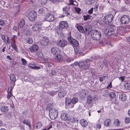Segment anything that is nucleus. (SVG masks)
Returning a JSON list of instances; mask_svg holds the SVG:
<instances>
[{"instance_id": "obj_1", "label": "nucleus", "mask_w": 130, "mask_h": 130, "mask_svg": "<svg viewBox=\"0 0 130 130\" xmlns=\"http://www.w3.org/2000/svg\"><path fill=\"white\" fill-rule=\"evenodd\" d=\"M91 36L92 39L95 40H99L102 37L101 32L98 30L92 31L91 34Z\"/></svg>"}, {"instance_id": "obj_2", "label": "nucleus", "mask_w": 130, "mask_h": 130, "mask_svg": "<svg viewBox=\"0 0 130 130\" xmlns=\"http://www.w3.org/2000/svg\"><path fill=\"white\" fill-rule=\"evenodd\" d=\"M58 115V112L55 108H52L50 109L49 115L51 119H55L57 118Z\"/></svg>"}, {"instance_id": "obj_3", "label": "nucleus", "mask_w": 130, "mask_h": 130, "mask_svg": "<svg viewBox=\"0 0 130 130\" xmlns=\"http://www.w3.org/2000/svg\"><path fill=\"white\" fill-rule=\"evenodd\" d=\"M113 18V15L112 14H109L104 18V20L106 24H108L112 21Z\"/></svg>"}, {"instance_id": "obj_4", "label": "nucleus", "mask_w": 130, "mask_h": 130, "mask_svg": "<svg viewBox=\"0 0 130 130\" xmlns=\"http://www.w3.org/2000/svg\"><path fill=\"white\" fill-rule=\"evenodd\" d=\"M28 16L30 21H33L37 17V13L35 11H32L29 12Z\"/></svg>"}, {"instance_id": "obj_5", "label": "nucleus", "mask_w": 130, "mask_h": 130, "mask_svg": "<svg viewBox=\"0 0 130 130\" xmlns=\"http://www.w3.org/2000/svg\"><path fill=\"white\" fill-rule=\"evenodd\" d=\"M120 21L122 24H127L129 22V19L127 15H124L121 17Z\"/></svg>"}, {"instance_id": "obj_6", "label": "nucleus", "mask_w": 130, "mask_h": 130, "mask_svg": "<svg viewBox=\"0 0 130 130\" xmlns=\"http://www.w3.org/2000/svg\"><path fill=\"white\" fill-rule=\"evenodd\" d=\"M68 39L70 44L72 45L73 46H77L79 45L78 41L76 40L73 39L72 37H69Z\"/></svg>"}, {"instance_id": "obj_7", "label": "nucleus", "mask_w": 130, "mask_h": 130, "mask_svg": "<svg viewBox=\"0 0 130 130\" xmlns=\"http://www.w3.org/2000/svg\"><path fill=\"white\" fill-rule=\"evenodd\" d=\"M59 27L61 29H67L69 26L68 23L66 21H62L59 23Z\"/></svg>"}, {"instance_id": "obj_8", "label": "nucleus", "mask_w": 130, "mask_h": 130, "mask_svg": "<svg viewBox=\"0 0 130 130\" xmlns=\"http://www.w3.org/2000/svg\"><path fill=\"white\" fill-rule=\"evenodd\" d=\"M67 43V41L64 40H60L58 41L57 43V45L59 47H63L66 46Z\"/></svg>"}, {"instance_id": "obj_9", "label": "nucleus", "mask_w": 130, "mask_h": 130, "mask_svg": "<svg viewBox=\"0 0 130 130\" xmlns=\"http://www.w3.org/2000/svg\"><path fill=\"white\" fill-rule=\"evenodd\" d=\"M113 28L112 27L110 26L108 27V29L105 28V33L106 35L110 36L113 34Z\"/></svg>"}, {"instance_id": "obj_10", "label": "nucleus", "mask_w": 130, "mask_h": 130, "mask_svg": "<svg viewBox=\"0 0 130 130\" xmlns=\"http://www.w3.org/2000/svg\"><path fill=\"white\" fill-rule=\"evenodd\" d=\"M88 91L86 90H83L79 92V95L82 98H85L87 95Z\"/></svg>"}, {"instance_id": "obj_11", "label": "nucleus", "mask_w": 130, "mask_h": 130, "mask_svg": "<svg viewBox=\"0 0 130 130\" xmlns=\"http://www.w3.org/2000/svg\"><path fill=\"white\" fill-rule=\"evenodd\" d=\"M51 51L52 53L55 55L60 54L61 51L58 48L56 47H53L52 48Z\"/></svg>"}, {"instance_id": "obj_12", "label": "nucleus", "mask_w": 130, "mask_h": 130, "mask_svg": "<svg viewBox=\"0 0 130 130\" xmlns=\"http://www.w3.org/2000/svg\"><path fill=\"white\" fill-rule=\"evenodd\" d=\"M41 44L43 46H46L49 43V40L46 38H44L40 40Z\"/></svg>"}, {"instance_id": "obj_13", "label": "nucleus", "mask_w": 130, "mask_h": 130, "mask_svg": "<svg viewBox=\"0 0 130 130\" xmlns=\"http://www.w3.org/2000/svg\"><path fill=\"white\" fill-rule=\"evenodd\" d=\"M39 48L38 45L34 44L30 48L29 50L32 52H34L36 51H38Z\"/></svg>"}, {"instance_id": "obj_14", "label": "nucleus", "mask_w": 130, "mask_h": 130, "mask_svg": "<svg viewBox=\"0 0 130 130\" xmlns=\"http://www.w3.org/2000/svg\"><path fill=\"white\" fill-rule=\"evenodd\" d=\"M45 19L47 21L51 22L54 20V17L53 14L48 13L46 15Z\"/></svg>"}, {"instance_id": "obj_15", "label": "nucleus", "mask_w": 130, "mask_h": 130, "mask_svg": "<svg viewBox=\"0 0 130 130\" xmlns=\"http://www.w3.org/2000/svg\"><path fill=\"white\" fill-rule=\"evenodd\" d=\"M92 28V26L89 25H87L85 27V32L86 35H88Z\"/></svg>"}, {"instance_id": "obj_16", "label": "nucleus", "mask_w": 130, "mask_h": 130, "mask_svg": "<svg viewBox=\"0 0 130 130\" xmlns=\"http://www.w3.org/2000/svg\"><path fill=\"white\" fill-rule=\"evenodd\" d=\"M119 98L121 101H123L126 99V96L124 93H120L119 95Z\"/></svg>"}, {"instance_id": "obj_17", "label": "nucleus", "mask_w": 130, "mask_h": 130, "mask_svg": "<svg viewBox=\"0 0 130 130\" xmlns=\"http://www.w3.org/2000/svg\"><path fill=\"white\" fill-rule=\"evenodd\" d=\"M10 78L11 80V84H13V85H15V83L16 80L14 75L13 74H10Z\"/></svg>"}, {"instance_id": "obj_18", "label": "nucleus", "mask_w": 130, "mask_h": 130, "mask_svg": "<svg viewBox=\"0 0 130 130\" xmlns=\"http://www.w3.org/2000/svg\"><path fill=\"white\" fill-rule=\"evenodd\" d=\"M104 126L108 127L110 126L111 125V121L109 119H106L104 122Z\"/></svg>"}, {"instance_id": "obj_19", "label": "nucleus", "mask_w": 130, "mask_h": 130, "mask_svg": "<svg viewBox=\"0 0 130 130\" xmlns=\"http://www.w3.org/2000/svg\"><path fill=\"white\" fill-rule=\"evenodd\" d=\"M66 93L67 92L65 90H61L58 92V94L59 97L62 98L66 95Z\"/></svg>"}, {"instance_id": "obj_20", "label": "nucleus", "mask_w": 130, "mask_h": 130, "mask_svg": "<svg viewBox=\"0 0 130 130\" xmlns=\"http://www.w3.org/2000/svg\"><path fill=\"white\" fill-rule=\"evenodd\" d=\"M40 25L38 24H36L34 25L32 27V28L34 31H36L39 30L40 28Z\"/></svg>"}, {"instance_id": "obj_21", "label": "nucleus", "mask_w": 130, "mask_h": 130, "mask_svg": "<svg viewBox=\"0 0 130 130\" xmlns=\"http://www.w3.org/2000/svg\"><path fill=\"white\" fill-rule=\"evenodd\" d=\"M62 29H61L58 26H57L56 28V31L58 35H62L63 34Z\"/></svg>"}, {"instance_id": "obj_22", "label": "nucleus", "mask_w": 130, "mask_h": 130, "mask_svg": "<svg viewBox=\"0 0 130 130\" xmlns=\"http://www.w3.org/2000/svg\"><path fill=\"white\" fill-rule=\"evenodd\" d=\"M93 101V98L92 96L89 95L87 96V103L88 104H90Z\"/></svg>"}, {"instance_id": "obj_23", "label": "nucleus", "mask_w": 130, "mask_h": 130, "mask_svg": "<svg viewBox=\"0 0 130 130\" xmlns=\"http://www.w3.org/2000/svg\"><path fill=\"white\" fill-rule=\"evenodd\" d=\"M28 67L31 69L35 70H38L40 69V67H37L36 65L34 64L30 63L28 65Z\"/></svg>"}, {"instance_id": "obj_24", "label": "nucleus", "mask_w": 130, "mask_h": 130, "mask_svg": "<svg viewBox=\"0 0 130 130\" xmlns=\"http://www.w3.org/2000/svg\"><path fill=\"white\" fill-rule=\"evenodd\" d=\"M69 7L68 8L66 7H65L63 8V13L65 14V15L67 16L69 14Z\"/></svg>"}, {"instance_id": "obj_25", "label": "nucleus", "mask_w": 130, "mask_h": 130, "mask_svg": "<svg viewBox=\"0 0 130 130\" xmlns=\"http://www.w3.org/2000/svg\"><path fill=\"white\" fill-rule=\"evenodd\" d=\"M80 123L81 125L84 127H86L88 124L86 120L84 119L81 120L80 121Z\"/></svg>"}, {"instance_id": "obj_26", "label": "nucleus", "mask_w": 130, "mask_h": 130, "mask_svg": "<svg viewBox=\"0 0 130 130\" xmlns=\"http://www.w3.org/2000/svg\"><path fill=\"white\" fill-rule=\"evenodd\" d=\"M62 56L60 54L57 55L55 58V61L56 62H60L62 59Z\"/></svg>"}, {"instance_id": "obj_27", "label": "nucleus", "mask_w": 130, "mask_h": 130, "mask_svg": "<svg viewBox=\"0 0 130 130\" xmlns=\"http://www.w3.org/2000/svg\"><path fill=\"white\" fill-rule=\"evenodd\" d=\"M61 119L64 120H68V115L65 113H61Z\"/></svg>"}, {"instance_id": "obj_28", "label": "nucleus", "mask_w": 130, "mask_h": 130, "mask_svg": "<svg viewBox=\"0 0 130 130\" xmlns=\"http://www.w3.org/2000/svg\"><path fill=\"white\" fill-rule=\"evenodd\" d=\"M1 110L2 112L5 113L8 111L9 109L7 106H3L1 107Z\"/></svg>"}, {"instance_id": "obj_29", "label": "nucleus", "mask_w": 130, "mask_h": 130, "mask_svg": "<svg viewBox=\"0 0 130 130\" xmlns=\"http://www.w3.org/2000/svg\"><path fill=\"white\" fill-rule=\"evenodd\" d=\"M25 20L23 19H22L20 20V22L19 23L18 27L19 28L22 27L25 24Z\"/></svg>"}, {"instance_id": "obj_30", "label": "nucleus", "mask_w": 130, "mask_h": 130, "mask_svg": "<svg viewBox=\"0 0 130 130\" xmlns=\"http://www.w3.org/2000/svg\"><path fill=\"white\" fill-rule=\"evenodd\" d=\"M10 42L11 43V47L13 48L15 51L17 52L18 51L17 48L15 43L12 40H11Z\"/></svg>"}, {"instance_id": "obj_31", "label": "nucleus", "mask_w": 130, "mask_h": 130, "mask_svg": "<svg viewBox=\"0 0 130 130\" xmlns=\"http://www.w3.org/2000/svg\"><path fill=\"white\" fill-rule=\"evenodd\" d=\"M76 27L78 30L81 32H84L85 29L83 26L79 25L77 26Z\"/></svg>"}, {"instance_id": "obj_32", "label": "nucleus", "mask_w": 130, "mask_h": 130, "mask_svg": "<svg viewBox=\"0 0 130 130\" xmlns=\"http://www.w3.org/2000/svg\"><path fill=\"white\" fill-rule=\"evenodd\" d=\"M23 122L24 124H26L28 125L29 126V128L30 129H31V124L28 120L26 119L24 120L23 121Z\"/></svg>"}, {"instance_id": "obj_33", "label": "nucleus", "mask_w": 130, "mask_h": 130, "mask_svg": "<svg viewBox=\"0 0 130 130\" xmlns=\"http://www.w3.org/2000/svg\"><path fill=\"white\" fill-rule=\"evenodd\" d=\"M65 101V103L66 105H70L72 103L71 99L68 98H66Z\"/></svg>"}, {"instance_id": "obj_34", "label": "nucleus", "mask_w": 130, "mask_h": 130, "mask_svg": "<svg viewBox=\"0 0 130 130\" xmlns=\"http://www.w3.org/2000/svg\"><path fill=\"white\" fill-rule=\"evenodd\" d=\"M124 86L125 89L127 90H130V83L129 82H127L125 83L124 85Z\"/></svg>"}, {"instance_id": "obj_35", "label": "nucleus", "mask_w": 130, "mask_h": 130, "mask_svg": "<svg viewBox=\"0 0 130 130\" xmlns=\"http://www.w3.org/2000/svg\"><path fill=\"white\" fill-rule=\"evenodd\" d=\"M25 40L26 42L28 44H31L33 43V40L31 38H27Z\"/></svg>"}, {"instance_id": "obj_36", "label": "nucleus", "mask_w": 130, "mask_h": 130, "mask_svg": "<svg viewBox=\"0 0 130 130\" xmlns=\"http://www.w3.org/2000/svg\"><path fill=\"white\" fill-rule=\"evenodd\" d=\"M69 1L70 3L68 4V5H76L77 4V3L76 1H74L73 0H69Z\"/></svg>"}, {"instance_id": "obj_37", "label": "nucleus", "mask_w": 130, "mask_h": 130, "mask_svg": "<svg viewBox=\"0 0 130 130\" xmlns=\"http://www.w3.org/2000/svg\"><path fill=\"white\" fill-rule=\"evenodd\" d=\"M69 120L70 122H75L76 121V119L74 117H72L68 119V120Z\"/></svg>"}, {"instance_id": "obj_38", "label": "nucleus", "mask_w": 130, "mask_h": 130, "mask_svg": "<svg viewBox=\"0 0 130 130\" xmlns=\"http://www.w3.org/2000/svg\"><path fill=\"white\" fill-rule=\"evenodd\" d=\"M44 12L45 10L44 8H39L38 11V12L39 14H43L44 13Z\"/></svg>"}, {"instance_id": "obj_39", "label": "nucleus", "mask_w": 130, "mask_h": 130, "mask_svg": "<svg viewBox=\"0 0 130 130\" xmlns=\"http://www.w3.org/2000/svg\"><path fill=\"white\" fill-rule=\"evenodd\" d=\"M71 102L72 104H75L78 101V99L76 97H74L72 98L71 100Z\"/></svg>"}, {"instance_id": "obj_40", "label": "nucleus", "mask_w": 130, "mask_h": 130, "mask_svg": "<svg viewBox=\"0 0 130 130\" xmlns=\"http://www.w3.org/2000/svg\"><path fill=\"white\" fill-rule=\"evenodd\" d=\"M109 95L110 97L113 99L116 97V94L114 92H112L110 93Z\"/></svg>"}, {"instance_id": "obj_41", "label": "nucleus", "mask_w": 130, "mask_h": 130, "mask_svg": "<svg viewBox=\"0 0 130 130\" xmlns=\"http://www.w3.org/2000/svg\"><path fill=\"white\" fill-rule=\"evenodd\" d=\"M114 124L116 126H118L120 124V122L118 119H116L115 120Z\"/></svg>"}, {"instance_id": "obj_42", "label": "nucleus", "mask_w": 130, "mask_h": 130, "mask_svg": "<svg viewBox=\"0 0 130 130\" xmlns=\"http://www.w3.org/2000/svg\"><path fill=\"white\" fill-rule=\"evenodd\" d=\"M94 1L95 0H87L86 3L87 4L90 5L93 3Z\"/></svg>"}, {"instance_id": "obj_43", "label": "nucleus", "mask_w": 130, "mask_h": 130, "mask_svg": "<svg viewBox=\"0 0 130 130\" xmlns=\"http://www.w3.org/2000/svg\"><path fill=\"white\" fill-rule=\"evenodd\" d=\"M42 123L40 122H39L37 123V124L36 126V128L37 129L40 128L42 126Z\"/></svg>"}, {"instance_id": "obj_44", "label": "nucleus", "mask_w": 130, "mask_h": 130, "mask_svg": "<svg viewBox=\"0 0 130 130\" xmlns=\"http://www.w3.org/2000/svg\"><path fill=\"white\" fill-rule=\"evenodd\" d=\"M12 85L9 87L8 89V92H11V91L13 89L14 86L15 85H13V84H11Z\"/></svg>"}, {"instance_id": "obj_45", "label": "nucleus", "mask_w": 130, "mask_h": 130, "mask_svg": "<svg viewBox=\"0 0 130 130\" xmlns=\"http://www.w3.org/2000/svg\"><path fill=\"white\" fill-rule=\"evenodd\" d=\"M66 61L68 63H69L71 62L73 60V58L70 57H68L66 59Z\"/></svg>"}, {"instance_id": "obj_46", "label": "nucleus", "mask_w": 130, "mask_h": 130, "mask_svg": "<svg viewBox=\"0 0 130 130\" xmlns=\"http://www.w3.org/2000/svg\"><path fill=\"white\" fill-rule=\"evenodd\" d=\"M90 16L89 15H84L83 16L84 19L85 21H86L88 20L90 18Z\"/></svg>"}, {"instance_id": "obj_47", "label": "nucleus", "mask_w": 130, "mask_h": 130, "mask_svg": "<svg viewBox=\"0 0 130 130\" xmlns=\"http://www.w3.org/2000/svg\"><path fill=\"white\" fill-rule=\"evenodd\" d=\"M125 122L126 124L129 123L130 122V118L129 117H126L125 118Z\"/></svg>"}, {"instance_id": "obj_48", "label": "nucleus", "mask_w": 130, "mask_h": 130, "mask_svg": "<svg viewBox=\"0 0 130 130\" xmlns=\"http://www.w3.org/2000/svg\"><path fill=\"white\" fill-rule=\"evenodd\" d=\"M85 65V62L84 61L79 62L78 63V66L80 67L84 66Z\"/></svg>"}, {"instance_id": "obj_49", "label": "nucleus", "mask_w": 130, "mask_h": 130, "mask_svg": "<svg viewBox=\"0 0 130 130\" xmlns=\"http://www.w3.org/2000/svg\"><path fill=\"white\" fill-rule=\"evenodd\" d=\"M48 94L52 96H54L55 94V92L54 91H50L48 92Z\"/></svg>"}, {"instance_id": "obj_50", "label": "nucleus", "mask_w": 130, "mask_h": 130, "mask_svg": "<svg viewBox=\"0 0 130 130\" xmlns=\"http://www.w3.org/2000/svg\"><path fill=\"white\" fill-rule=\"evenodd\" d=\"M74 9L75 11L77 12V13H79L81 10L79 8H77V7H75Z\"/></svg>"}, {"instance_id": "obj_51", "label": "nucleus", "mask_w": 130, "mask_h": 130, "mask_svg": "<svg viewBox=\"0 0 130 130\" xmlns=\"http://www.w3.org/2000/svg\"><path fill=\"white\" fill-rule=\"evenodd\" d=\"M120 30L123 32H124L126 31V30L125 28L121 26L120 27Z\"/></svg>"}, {"instance_id": "obj_52", "label": "nucleus", "mask_w": 130, "mask_h": 130, "mask_svg": "<svg viewBox=\"0 0 130 130\" xmlns=\"http://www.w3.org/2000/svg\"><path fill=\"white\" fill-rule=\"evenodd\" d=\"M21 60L22 62V64L23 65H25L27 63V61H26L24 59H22Z\"/></svg>"}, {"instance_id": "obj_53", "label": "nucleus", "mask_w": 130, "mask_h": 130, "mask_svg": "<svg viewBox=\"0 0 130 130\" xmlns=\"http://www.w3.org/2000/svg\"><path fill=\"white\" fill-rule=\"evenodd\" d=\"M41 4L43 5L46 4L47 3V0H40Z\"/></svg>"}, {"instance_id": "obj_54", "label": "nucleus", "mask_w": 130, "mask_h": 130, "mask_svg": "<svg viewBox=\"0 0 130 130\" xmlns=\"http://www.w3.org/2000/svg\"><path fill=\"white\" fill-rule=\"evenodd\" d=\"M101 125L100 124H97L96 125V129L98 130L101 128Z\"/></svg>"}, {"instance_id": "obj_55", "label": "nucleus", "mask_w": 130, "mask_h": 130, "mask_svg": "<svg viewBox=\"0 0 130 130\" xmlns=\"http://www.w3.org/2000/svg\"><path fill=\"white\" fill-rule=\"evenodd\" d=\"M37 55L39 58H42V57L43 56L42 53L40 52H38L37 54Z\"/></svg>"}, {"instance_id": "obj_56", "label": "nucleus", "mask_w": 130, "mask_h": 130, "mask_svg": "<svg viewBox=\"0 0 130 130\" xmlns=\"http://www.w3.org/2000/svg\"><path fill=\"white\" fill-rule=\"evenodd\" d=\"M8 94L7 96V98L9 99L10 98L12 94L11 92H8Z\"/></svg>"}, {"instance_id": "obj_57", "label": "nucleus", "mask_w": 130, "mask_h": 130, "mask_svg": "<svg viewBox=\"0 0 130 130\" xmlns=\"http://www.w3.org/2000/svg\"><path fill=\"white\" fill-rule=\"evenodd\" d=\"M50 2L53 3H55L56 2H59L60 0H49Z\"/></svg>"}, {"instance_id": "obj_58", "label": "nucleus", "mask_w": 130, "mask_h": 130, "mask_svg": "<svg viewBox=\"0 0 130 130\" xmlns=\"http://www.w3.org/2000/svg\"><path fill=\"white\" fill-rule=\"evenodd\" d=\"M106 76H104L103 77H101L100 78L99 80L100 81L102 82L103 81L104 79H105Z\"/></svg>"}, {"instance_id": "obj_59", "label": "nucleus", "mask_w": 130, "mask_h": 130, "mask_svg": "<svg viewBox=\"0 0 130 130\" xmlns=\"http://www.w3.org/2000/svg\"><path fill=\"white\" fill-rule=\"evenodd\" d=\"M112 88V83L110 82V84L108 85L106 88L107 89H110Z\"/></svg>"}, {"instance_id": "obj_60", "label": "nucleus", "mask_w": 130, "mask_h": 130, "mask_svg": "<svg viewBox=\"0 0 130 130\" xmlns=\"http://www.w3.org/2000/svg\"><path fill=\"white\" fill-rule=\"evenodd\" d=\"M52 127V125H50L49 126H47L46 128L47 130H49Z\"/></svg>"}, {"instance_id": "obj_61", "label": "nucleus", "mask_w": 130, "mask_h": 130, "mask_svg": "<svg viewBox=\"0 0 130 130\" xmlns=\"http://www.w3.org/2000/svg\"><path fill=\"white\" fill-rule=\"evenodd\" d=\"M1 38L4 41L6 40L5 37L4 35H1Z\"/></svg>"}, {"instance_id": "obj_62", "label": "nucleus", "mask_w": 130, "mask_h": 130, "mask_svg": "<svg viewBox=\"0 0 130 130\" xmlns=\"http://www.w3.org/2000/svg\"><path fill=\"white\" fill-rule=\"evenodd\" d=\"M4 23V21L0 19V25H2Z\"/></svg>"}, {"instance_id": "obj_63", "label": "nucleus", "mask_w": 130, "mask_h": 130, "mask_svg": "<svg viewBox=\"0 0 130 130\" xmlns=\"http://www.w3.org/2000/svg\"><path fill=\"white\" fill-rule=\"evenodd\" d=\"M93 8H92L90 10H89L88 12L90 14L92 13L93 11Z\"/></svg>"}, {"instance_id": "obj_64", "label": "nucleus", "mask_w": 130, "mask_h": 130, "mask_svg": "<svg viewBox=\"0 0 130 130\" xmlns=\"http://www.w3.org/2000/svg\"><path fill=\"white\" fill-rule=\"evenodd\" d=\"M13 29L16 31H17L18 28L16 26H14L13 27Z\"/></svg>"}]
</instances>
